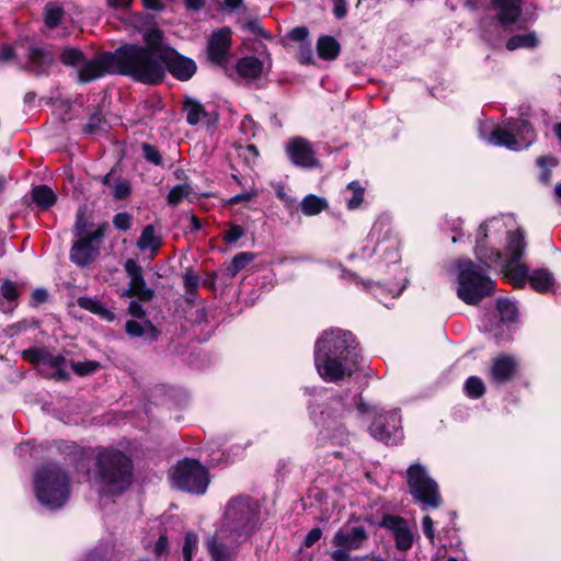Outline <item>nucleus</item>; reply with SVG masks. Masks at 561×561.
<instances>
[{
    "label": "nucleus",
    "mask_w": 561,
    "mask_h": 561,
    "mask_svg": "<svg viewBox=\"0 0 561 561\" xmlns=\"http://www.w3.org/2000/svg\"><path fill=\"white\" fill-rule=\"evenodd\" d=\"M147 46L127 45L116 50L114 58L121 71L145 83H158L165 69L181 80L190 79L196 71L195 62L162 45V34L151 30L145 35Z\"/></svg>",
    "instance_id": "obj_1"
},
{
    "label": "nucleus",
    "mask_w": 561,
    "mask_h": 561,
    "mask_svg": "<svg viewBox=\"0 0 561 561\" xmlns=\"http://www.w3.org/2000/svg\"><path fill=\"white\" fill-rule=\"evenodd\" d=\"M513 228L514 220L510 217L485 221L477 232L474 251L488 265L497 263L503 256L505 276L515 287H520L528 273L527 266L519 262L526 243L520 231Z\"/></svg>",
    "instance_id": "obj_2"
},
{
    "label": "nucleus",
    "mask_w": 561,
    "mask_h": 561,
    "mask_svg": "<svg viewBox=\"0 0 561 561\" xmlns=\"http://www.w3.org/2000/svg\"><path fill=\"white\" fill-rule=\"evenodd\" d=\"M357 352L351 333L339 329L323 332L316 344L314 362L325 381H337L357 369Z\"/></svg>",
    "instance_id": "obj_3"
},
{
    "label": "nucleus",
    "mask_w": 561,
    "mask_h": 561,
    "mask_svg": "<svg viewBox=\"0 0 561 561\" xmlns=\"http://www.w3.org/2000/svg\"><path fill=\"white\" fill-rule=\"evenodd\" d=\"M131 481L130 460L121 451L103 450L98 457V470L93 483L101 495H117Z\"/></svg>",
    "instance_id": "obj_4"
},
{
    "label": "nucleus",
    "mask_w": 561,
    "mask_h": 561,
    "mask_svg": "<svg viewBox=\"0 0 561 561\" xmlns=\"http://www.w3.org/2000/svg\"><path fill=\"white\" fill-rule=\"evenodd\" d=\"M34 491L42 505L58 508L70 494L68 476L56 466L43 467L35 476Z\"/></svg>",
    "instance_id": "obj_5"
},
{
    "label": "nucleus",
    "mask_w": 561,
    "mask_h": 561,
    "mask_svg": "<svg viewBox=\"0 0 561 561\" xmlns=\"http://www.w3.org/2000/svg\"><path fill=\"white\" fill-rule=\"evenodd\" d=\"M251 507L245 499L231 501L225 513V526L207 540L208 551L214 561H230L231 553L227 543V527H234L239 530L249 519Z\"/></svg>",
    "instance_id": "obj_6"
},
{
    "label": "nucleus",
    "mask_w": 561,
    "mask_h": 561,
    "mask_svg": "<svg viewBox=\"0 0 561 561\" xmlns=\"http://www.w3.org/2000/svg\"><path fill=\"white\" fill-rule=\"evenodd\" d=\"M493 290V282L469 260L459 263L458 297L468 305H476Z\"/></svg>",
    "instance_id": "obj_7"
},
{
    "label": "nucleus",
    "mask_w": 561,
    "mask_h": 561,
    "mask_svg": "<svg viewBox=\"0 0 561 561\" xmlns=\"http://www.w3.org/2000/svg\"><path fill=\"white\" fill-rule=\"evenodd\" d=\"M170 480L173 488L195 494L204 493L209 483L207 470L194 460L179 462L170 471Z\"/></svg>",
    "instance_id": "obj_8"
},
{
    "label": "nucleus",
    "mask_w": 561,
    "mask_h": 561,
    "mask_svg": "<svg viewBox=\"0 0 561 561\" xmlns=\"http://www.w3.org/2000/svg\"><path fill=\"white\" fill-rule=\"evenodd\" d=\"M410 493L417 501L431 507H438L440 496L437 483L420 463L411 465L407 471Z\"/></svg>",
    "instance_id": "obj_9"
},
{
    "label": "nucleus",
    "mask_w": 561,
    "mask_h": 561,
    "mask_svg": "<svg viewBox=\"0 0 561 561\" xmlns=\"http://www.w3.org/2000/svg\"><path fill=\"white\" fill-rule=\"evenodd\" d=\"M534 140V130L526 121L520 122L518 126L511 130L496 127L488 138L489 144L504 146L512 150L527 148Z\"/></svg>",
    "instance_id": "obj_10"
},
{
    "label": "nucleus",
    "mask_w": 561,
    "mask_h": 561,
    "mask_svg": "<svg viewBox=\"0 0 561 561\" xmlns=\"http://www.w3.org/2000/svg\"><path fill=\"white\" fill-rule=\"evenodd\" d=\"M124 267L130 280L123 296H136L144 301L151 300L154 296V291L147 286L141 266L135 260L128 259Z\"/></svg>",
    "instance_id": "obj_11"
},
{
    "label": "nucleus",
    "mask_w": 561,
    "mask_h": 561,
    "mask_svg": "<svg viewBox=\"0 0 561 561\" xmlns=\"http://www.w3.org/2000/svg\"><path fill=\"white\" fill-rule=\"evenodd\" d=\"M103 230L98 229L84 237H79V240L72 245L70 257L77 265L84 266L92 262L98 255V248L93 245V241L102 238Z\"/></svg>",
    "instance_id": "obj_12"
},
{
    "label": "nucleus",
    "mask_w": 561,
    "mask_h": 561,
    "mask_svg": "<svg viewBox=\"0 0 561 561\" xmlns=\"http://www.w3.org/2000/svg\"><path fill=\"white\" fill-rule=\"evenodd\" d=\"M287 154L293 163L304 168H312L318 164L314 151L308 140L297 137L288 141Z\"/></svg>",
    "instance_id": "obj_13"
},
{
    "label": "nucleus",
    "mask_w": 561,
    "mask_h": 561,
    "mask_svg": "<svg viewBox=\"0 0 561 561\" xmlns=\"http://www.w3.org/2000/svg\"><path fill=\"white\" fill-rule=\"evenodd\" d=\"M367 538V531L362 526L343 527L334 534L332 543L336 549L356 550L364 545Z\"/></svg>",
    "instance_id": "obj_14"
},
{
    "label": "nucleus",
    "mask_w": 561,
    "mask_h": 561,
    "mask_svg": "<svg viewBox=\"0 0 561 561\" xmlns=\"http://www.w3.org/2000/svg\"><path fill=\"white\" fill-rule=\"evenodd\" d=\"M381 525L393 533L397 547L401 550H408L413 543V535L407 522L400 517L385 516Z\"/></svg>",
    "instance_id": "obj_15"
},
{
    "label": "nucleus",
    "mask_w": 561,
    "mask_h": 561,
    "mask_svg": "<svg viewBox=\"0 0 561 561\" xmlns=\"http://www.w3.org/2000/svg\"><path fill=\"white\" fill-rule=\"evenodd\" d=\"M231 45V32L229 28H220L211 35L208 42V56L216 64H224Z\"/></svg>",
    "instance_id": "obj_16"
},
{
    "label": "nucleus",
    "mask_w": 561,
    "mask_h": 561,
    "mask_svg": "<svg viewBox=\"0 0 561 561\" xmlns=\"http://www.w3.org/2000/svg\"><path fill=\"white\" fill-rule=\"evenodd\" d=\"M108 71V57L100 56L81 62L78 68V78L81 82H89L102 77Z\"/></svg>",
    "instance_id": "obj_17"
},
{
    "label": "nucleus",
    "mask_w": 561,
    "mask_h": 561,
    "mask_svg": "<svg viewBox=\"0 0 561 561\" xmlns=\"http://www.w3.org/2000/svg\"><path fill=\"white\" fill-rule=\"evenodd\" d=\"M516 362L508 356H500L493 360L490 375L493 381L504 382L508 380L516 370Z\"/></svg>",
    "instance_id": "obj_18"
},
{
    "label": "nucleus",
    "mask_w": 561,
    "mask_h": 561,
    "mask_svg": "<svg viewBox=\"0 0 561 561\" xmlns=\"http://www.w3.org/2000/svg\"><path fill=\"white\" fill-rule=\"evenodd\" d=\"M495 5L499 11V19L502 23H513L520 14L518 0H495Z\"/></svg>",
    "instance_id": "obj_19"
},
{
    "label": "nucleus",
    "mask_w": 561,
    "mask_h": 561,
    "mask_svg": "<svg viewBox=\"0 0 561 561\" xmlns=\"http://www.w3.org/2000/svg\"><path fill=\"white\" fill-rule=\"evenodd\" d=\"M263 70L262 62L254 57H245L237 64V71L240 77L252 80L257 78Z\"/></svg>",
    "instance_id": "obj_20"
},
{
    "label": "nucleus",
    "mask_w": 561,
    "mask_h": 561,
    "mask_svg": "<svg viewBox=\"0 0 561 561\" xmlns=\"http://www.w3.org/2000/svg\"><path fill=\"white\" fill-rule=\"evenodd\" d=\"M531 287L538 293H548L554 286V278L547 270H537L529 276Z\"/></svg>",
    "instance_id": "obj_21"
},
{
    "label": "nucleus",
    "mask_w": 561,
    "mask_h": 561,
    "mask_svg": "<svg viewBox=\"0 0 561 561\" xmlns=\"http://www.w3.org/2000/svg\"><path fill=\"white\" fill-rule=\"evenodd\" d=\"M78 305L100 316L102 319L111 322L115 319V314L112 310L107 309L105 306H103L99 300L88 298V297H81L78 299Z\"/></svg>",
    "instance_id": "obj_22"
},
{
    "label": "nucleus",
    "mask_w": 561,
    "mask_h": 561,
    "mask_svg": "<svg viewBox=\"0 0 561 561\" xmlns=\"http://www.w3.org/2000/svg\"><path fill=\"white\" fill-rule=\"evenodd\" d=\"M317 50L320 58L333 60L340 53V45L333 37L322 36L318 39Z\"/></svg>",
    "instance_id": "obj_23"
},
{
    "label": "nucleus",
    "mask_w": 561,
    "mask_h": 561,
    "mask_svg": "<svg viewBox=\"0 0 561 561\" xmlns=\"http://www.w3.org/2000/svg\"><path fill=\"white\" fill-rule=\"evenodd\" d=\"M328 207V202L316 195H307L300 203L301 211L306 216H316Z\"/></svg>",
    "instance_id": "obj_24"
},
{
    "label": "nucleus",
    "mask_w": 561,
    "mask_h": 561,
    "mask_svg": "<svg viewBox=\"0 0 561 561\" xmlns=\"http://www.w3.org/2000/svg\"><path fill=\"white\" fill-rule=\"evenodd\" d=\"M160 244V238L156 234L152 226H147L137 241L140 250H150L152 253L158 251Z\"/></svg>",
    "instance_id": "obj_25"
},
{
    "label": "nucleus",
    "mask_w": 561,
    "mask_h": 561,
    "mask_svg": "<svg viewBox=\"0 0 561 561\" xmlns=\"http://www.w3.org/2000/svg\"><path fill=\"white\" fill-rule=\"evenodd\" d=\"M33 201L42 208L46 209L56 202V195L51 188L46 185H39L32 191Z\"/></svg>",
    "instance_id": "obj_26"
},
{
    "label": "nucleus",
    "mask_w": 561,
    "mask_h": 561,
    "mask_svg": "<svg viewBox=\"0 0 561 561\" xmlns=\"http://www.w3.org/2000/svg\"><path fill=\"white\" fill-rule=\"evenodd\" d=\"M193 195V188L187 183H182L173 186L168 196V204L171 206H176L184 201H191V196Z\"/></svg>",
    "instance_id": "obj_27"
},
{
    "label": "nucleus",
    "mask_w": 561,
    "mask_h": 561,
    "mask_svg": "<svg viewBox=\"0 0 561 561\" xmlns=\"http://www.w3.org/2000/svg\"><path fill=\"white\" fill-rule=\"evenodd\" d=\"M538 44V38L535 33H527L515 35L511 37L506 44L507 49L515 50L517 48H533Z\"/></svg>",
    "instance_id": "obj_28"
},
{
    "label": "nucleus",
    "mask_w": 561,
    "mask_h": 561,
    "mask_svg": "<svg viewBox=\"0 0 561 561\" xmlns=\"http://www.w3.org/2000/svg\"><path fill=\"white\" fill-rule=\"evenodd\" d=\"M198 548V536L192 531L186 533L183 543L184 561H191Z\"/></svg>",
    "instance_id": "obj_29"
},
{
    "label": "nucleus",
    "mask_w": 561,
    "mask_h": 561,
    "mask_svg": "<svg viewBox=\"0 0 561 561\" xmlns=\"http://www.w3.org/2000/svg\"><path fill=\"white\" fill-rule=\"evenodd\" d=\"M497 310L500 312L501 320L504 322H512L517 317L516 306L510 300H499Z\"/></svg>",
    "instance_id": "obj_30"
},
{
    "label": "nucleus",
    "mask_w": 561,
    "mask_h": 561,
    "mask_svg": "<svg viewBox=\"0 0 561 561\" xmlns=\"http://www.w3.org/2000/svg\"><path fill=\"white\" fill-rule=\"evenodd\" d=\"M60 59L65 65L73 66L78 69L84 57L82 53L76 48H65L61 51Z\"/></svg>",
    "instance_id": "obj_31"
},
{
    "label": "nucleus",
    "mask_w": 561,
    "mask_h": 561,
    "mask_svg": "<svg viewBox=\"0 0 561 561\" xmlns=\"http://www.w3.org/2000/svg\"><path fill=\"white\" fill-rule=\"evenodd\" d=\"M187 122L191 125L198 124L205 116L206 112L204 107L197 102L186 103Z\"/></svg>",
    "instance_id": "obj_32"
},
{
    "label": "nucleus",
    "mask_w": 561,
    "mask_h": 561,
    "mask_svg": "<svg viewBox=\"0 0 561 561\" xmlns=\"http://www.w3.org/2000/svg\"><path fill=\"white\" fill-rule=\"evenodd\" d=\"M70 367L79 376L90 375L100 368L95 360L71 362Z\"/></svg>",
    "instance_id": "obj_33"
},
{
    "label": "nucleus",
    "mask_w": 561,
    "mask_h": 561,
    "mask_svg": "<svg viewBox=\"0 0 561 561\" xmlns=\"http://www.w3.org/2000/svg\"><path fill=\"white\" fill-rule=\"evenodd\" d=\"M484 383L478 377H470L466 381V392L471 398H479L484 393Z\"/></svg>",
    "instance_id": "obj_34"
},
{
    "label": "nucleus",
    "mask_w": 561,
    "mask_h": 561,
    "mask_svg": "<svg viewBox=\"0 0 561 561\" xmlns=\"http://www.w3.org/2000/svg\"><path fill=\"white\" fill-rule=\"evenodd\" d=\"M254 259V255L250 252H242L237 254L231 263V266L229 267L232 275H236L239 271L244 268L252 260Z\"/></svg>",
    "instance_id": "obj_35"
},
{
    "label": "nucleus",
    "mask_w": 561,
    "mask_h": 561,
    "mask_svg": "<svg viewBox=\"0 0 561 561\" xmlns=\"http://www.w3.org/2000/svg\"><path fill=\"white\" fill-rule=\"evenodd\" d=\"M62 15V9L56 4H48L45 11V23L49 27H54L58 24Z\"/></svg>",
    "instance_id": "obj_36"
},
{
    "label": "nucleus",
    "mask_w": 561,
    "mask_h": 561,
    "mask_svg": "<svg viewBox=\"0 0 561 561\" xmlns=\"http://www.w3.org/2000/svg\"><path fill=\"white\" fill-rule=\"evenodd\" d=\"M348 188L353 192V195L348 199L347 206L350 209H355V208L359 207V205L363 202L364 188H362L354 182L348 185Z\"/></svg>",
    "instance_id": "obj_37"
},
{
    "label": "nucleus",
    "mask_w": 561,
    "mask_h": 561,
    "mask_svg": "<svg viewBox=\"0 0 561 561\" xmlns=\"http://www.w3.org/2000/svg\"><path fill=\"white\" fill-rule=\"evenodd\" d=\"M238 154H239V157H244L247 162L250 164L256 160L259 153H257L256 148L253 145H248V146H239Z\"/></svg>",
    "instance_id": "obj_38"
},
{
    "label": "nucleus",
    "mask_w": 561,
    "mask_h": 561,
    "mask_svg": "<svg viewBox=\"0 0 561 561\" xmlns=\"http://www.w3.org/2000/svg\"><path fill=\"white\" fill-rule=\"evenodd\" d=\"M243 233H244V230L242 229V227H240L238 225H233L230 227L229 230L224 232V240L227 243H234L243 236Z\"/></svg>",
    "instance_id": "obj_39"
},
{
    "label": "nucleus",
    "mask_w": 561,
    "mask_h": 561,
    "mask_svg": "<svg viewBox=\"0 0 561 561\" xmlns=\"http://www.w3.org/2000/svg\"><path fill=\"white\" fill-rule=\"evenodd\" d=\"M1 295L8 302H13L18 298L16 288L13 283L5 282L1 286Z\"/></svg>",
    "instance_id": "obj_40"
},
{
    "label": "nucleus",
    "mask_w": 561,
    "mask_h": 561,
    "mask_svg": "<svg viewBox=\"0 0 561 561\" xmlns=\"http://www.w3.org/2000/svg\"><path fill=\"white\" fill-rule=\"evenodd\" d=\"M88 227V219L83 210H79L75 224V232L77 237H84V231Z\"/></svg>",
    "instance_id": "obj_41"
},
{
    "label": "nucleus",
    "mask_w": 561,
    "mask_h": 561,
    "mask_svg": "<svg viewBox=\"0 0 561 561\" xmlns=\"http://www.w3.org/2000/svg\"><path fill=\"white\" fill-rule=\"evenodd\" d=\"M131 217L127 213H119L113 219L114 226L119 230H128L130 228Z\"/></svg>",
    "instance_id": "obj_42"
},
{
    "label": "nucleus",
    "mask_w": 561,
    "mask_h": 561,
    "mask_svg": "<svg viewBox=\"0 0 561 561\" xmlns=\"http://www.w3.org/2000/svg\"><path fill=\"white\" fill-rule=\"evenodd\" d=\"M298 58L301 64L309 65L313 62V54L310 46L300 44Z\"/></svg>",
    "instance_id": "obj_43"
},
{
    "label": "nucleus",
    "mask_w": 561,
    "mask_h": 561,
    "mask_svg": "<svg viewBox=\"0 0 561 561\" xmlns=\"http://www.w3.org/2000/svg\"><path fill=\"white\" fill-rule=\"evenodd\" d=\"M153 551H154V554L157 557H163V556L168 554V552H169V541H168V537L167 536L161 535L159 537V539L154 543Z\"/></svg>",
    "instance_id": "obj_44"
},
{
    "label": "nucleus",
    "mask_w": 561,
    "mask_h": 561,
    "mask_svg": "<svg viewBox=\"0 0 561 561\" xmlns=\"http://www.w3.org/2000/svg\"><path fill=\"white\" fill-rule=\"evenodd\" d=\"M125 329L127 334L133 337L141 336L145 333V328L134 320L127 321Z\"/></svg>",
    "instance_id": "obj_45"
},
{
    "label": "nucleus",
    "mask_w": 561,
    "mask_h": 561,
    "mask_svg": "<svg viewBox=\"0 0 561 561\" xmlns=\"http://www.w3.org/2000/svg\"><path fill=\"white\" fill-rule=\"evenodd\" d=\"M130 193V187L127 182H118L115 184L113 188V194L115 198L123 199L126 198Z\"/></svg>",
    "instance_id": "obj_46"
},
{
    "label": "nucleus",
    "mask_w": 561,
    "mask_h": 561,
    "mask_svg": "<svg viewBox=\"0 0 561 561\" xmlns=\"http://www.w3.org/2000/svg\"><path fill=\"white\" fill-rule=\"evenodd\" d=\"M370 433L376 438L383 440L388 437V432L381 428V416H379L370 426Z\"/></svg>",
    "instance_id": "obj_47"
},
{
    "label": "nucleus",
    "mask_w": 561,
    "mask_h": 561,
    "mask_svg": "<svg viewBox=\"0 0 561 561\" xmlns=\"http://www.w3.org/2000/svg\"><path fill=\"white\" fill-rule=\"evenodd\" d=\"M322 536V530L318 527L312 528L307 536L305 537L304 545L306 547H311L316 543Z\"/></svg>",
    "instance_id": "obj_48"
},
{
    "label": "nucleus",
    "mask_w": 561,
    "mask_h": 561,
    "mask_svg": "<svg viewBox=\"0 0 561 561\" xmlns=\"http://www.w3.org/2000/svg\"><path fill=\"white\" fill-rule=\"evenodd\" d=\"M423 530L426 537L431 540V542H434V524L430 516H424L422 520Z\"/></svg>",
    "instance_id": "obj_49"
},
{
    "label": "nucleus",
    "mask_w": 561,
    "mask_h": 561,
    "mask_svg": "<svg viewBox=\"0 0 561 561\" xmlns=\"http://www.w3.org/2000/svg\"><path fill=\"white\" fill-rule=\"evenodd\" d=\"M144 152H145V157L147 158V160H149L156 164H159L161 162L160 153L153 147H151L149 145H145Z\"/></svg>",
    "instance_id": "obj_50"
},
{
    "label": "nucleus",
    "mask_w": 561,
    "mask_h": 561,
    "mask_svg": "<svg viewBox=\"0 0 561 561\" xmlns=\"http://www.w3.org/2000/svg\"><path fill=\"white\" fill-rule=\"evenodd\" d=\"M332 561H352L351 554L344 549H336L331 553Z\"/></svg>",
    "instance_id": "obj_51"
},
{
    "label": "nucleus",
    "mask_w": 561,
    "mask_h": 561,
    "mask_svg": "<svg viewBox=\"0 0 561 561\" xmlns=\"http://www.w3.org/2000/svg\"><path fill=\"white\" fill-rule=\"evenodd\" d=\"M47 291L43 288L35 289L32 294V301L34 304H42L47 299Z\"/></svg>",
    "instance_id": "obj_52"
},
{
    "label": "nucleus",
    "mask_w": 561,
    "mask_h": 561,
    "mask_svg": "<svg viewBox=\"0 0 561 561\" xmlns=\"http://www.w3.org/2000/svg\"><path fill=\"white\" fill-rule=\"evenodd\" d=\"M133 0H107L108 7L113 9H126L130 5Z\"/></svg>",
    "instance_id": "obj_53"
},
{
    "label": "nucleus",
    "mask_w": 561,
    "mask_h": 561,
    "mask_svg": "<svg viewBox=\"0 0 561 561\" xmlns=\"http://www.w3.org/2000/svg\"><path fill=\"white\" fill-rule=\"evenodd\" d=\"M128 311L134 317H142L144 310L137 301H131L128 307Z\"/></svg>",
    "instance_id": "obj_54"
},
{
    "label": "nucleus",
    "mask_w": 561,
    "mask_h": 561,
    "mask_svg": "<svg viewBox=\"0 0 561 561\" xmlns=\"http://www.w3.org/2000/svg\"><path fill=\"white\" fill-rule=\"evenodd\" d=\"M50 364L60 371L66 368V360L61 356L51 357Z\"/></svg>",
    "instance_id": "obj_55"
},
{
    "label": "nucleus",
    "mask_w": 561,
    "mask_h": 561,
    "mask_svg": "<svg viewBox=\"0 0 561 561\" xmlns=\"http://www.w3.org/2000/svg\"><path fill=\"white\" fill-rule=\"evenodd\" d=\"M334 14L337 18H343L346 14V7L343 0H339L334 7Z\"/></svg>",
    "instance_id": "obj_56"
},
{
    "label": "nucleus",
    "mask_w": 561,
    "mask_h": 561,
    "mask_svg": "<svg viewBox=\"0 0 561 561\" xmlns=\"http://www.w3.org/2000/svg\"><path fill=\"white\" fill-rule=\"evenodd\" d=\"M308 35V31L305 27H297L291 32V37L298 41H302Z\"/></svg>",
    "instance_id": "obj_57"
},
{
    "label": "nucleus",
    "mask_w": 561,
    "mask_h": 561,
    "mask_svg": "<svg viewBox=\"0 0 561 561\" xmlns=\"http://www.w3.org/2000/svg\"><path fill=\"white\" fill-rule=\"evenodd\" d=\"M188 9L198 10L204 7V0H185Z\"/></svg>",
    "instance_id": "obj_58"
},
{
    "label": "nucleus",
    "mask_w": 561,
    "mask_h": 561,
    "mask_svg": "<svg viewBox=\"0 0 561 561\" xmlns=\"http://www.w3.org/2000/svg\"><path fill=\"white\" fill-rule=\"evenodd\" d=\"M254 196H255L254 193L240 194V195H236L231 201H232V203H239L242 201H250Z\"/></svg>",
    "instance_id": "obj_59"
},
{
    "label": "nucleus",
    "mask_w": 561,
    "mask_h": 561,
    "mask_svg": "<svg viewBox=\"0 0 561 561\" xmlns=\"http://www.w3.org/2000/svg\"><path fill=\"white\" fill-rule=\"evenodd\" d=\"M537 162L540 167H546L554 164L556 160L552 157H539Z\"/></svg>",
    "instance_id": "obj_60"
},
{
    "label": "nucleus",
    "mask_w": 561,
    "mask_h": 561,
    "mask_svg": "<svg viewBox=\"0 0 561 561\" xmlns=\"http://www.w3.org/2000/svg\"><path fill=\"white\" fill-rule=\"evenodd\" d=\"M198 279L195 276L187 275L185 277V285L187 288H194L197 286Z\"/></svg>",
    "instance_id": "obj_61"
},
{
    "label": "nucleus",
    "mask_w": 561,
    "mask_h": 561,
    "mask_svg": "<svg viewBox=\"0 0 561 561\" xmlns=\"http://www.w3.org/2000/svg\"><path fill=\"white\" fill-rule=\"evenodd\" d=\"M144 5L148 9L157 10L160 8L159 0H142Z\"/></svg>",
    "instance_id": "obj_62"
},
{
    "label": "nucleus",
    "mask_w": 561,
    "mask_h": 561,
    "mask_svg": "<svg viewBox=\"0 0 561 561\" xmlns=\"http://www.w3.org/2000/svg\"><path fill=\"white\" fill-rule=\"evenodd\" d=\"M0 57L3 60H8L12 57V49L8 46L3 47L0 53Z\"/></svg>",
    "instance_id": "obj_63"
},
{
    "label": "nucleus",
    "mask_w": 561,
    "mask_h": 561,
    "mask_svg": "<svg viewBox=\"0 0 561 561\" xmlns=\"http://www.w3.org/2000/svg\"><path fill=\"white\" fill-rule=\"evenodd\" d=\"M242 4V0H225V5L230 9H237Z\"/></svg>",
    "instance_id": "obj_64"
}]
</instances>
